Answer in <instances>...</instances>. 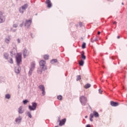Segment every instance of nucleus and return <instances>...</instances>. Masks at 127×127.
Wrapping results in <instances>:
<instances>
[{
	"instance_id": "4c0bfd02",
	"label": "nucleus",
	"mask_w": 127,
	"mask_h": 127,
	"mask_svg": "<svg viewBox=\"0 0 127 127\" xmlns=\"http://www.w3.org/2000/svg\"><path fill=\"white\" fill-rule=\"evenodd\" d=\"M79 24L80 27H82V26H83V24L82 23V22H79Z\"/></svg>"
},
{
	"instance_id": "58836bf2",
	"label": "nucleus",
	"mask_w": 127,
	"mask_h": 127,
	"mask_svg": "<svg viewBox=\"0 0 127 127\" xmlns=\"http://www.w3.org/2000/svg\"><path fill=\"white\" fill-rule=\"evenodd\" d=\"M20 27H22L23 26V22H22L21 24L19 25Z\"/></svg>"
},
{
	"instance_id": "4be33fe9",
	"label": "nucleus",
	"mask_w": 127,
	"mask_h": 127,
	"mask_svg": "<svg viewBox=\"0 0 127 127\" xmlns=\"http://www.w3.org/2000/svg\"><path fill=\"white\" fill-rule=\"evenodd\" d=\"M91 87V84L90 83H87L84 86L85 89H89Z\"/></svg>"
},
{
	"instance_id": "0eeeda50",
	"label": "nucleus",
	"mask_w": 127,
	"mask_h": 127,
	"mask_svg": "<svg viewBox=\"0 0 127 127\" xmlns=\"http://www.w3.org/2000/svg\"><path fill=\"white\" fill-rule=\"evenodd\" d=\"M5 20V17L2 14V12L0 11V23H2V22H4Z\"/></svg>"
},
{
	"instance_id": "423d86ee",
	"label": "nucleus",
	"mask_w": 127,
	"mask_h": 127,
	"mask_svg": "<svg viewBox=\"0 0 127 127\" xmlns=\"http://www.w3.org/2000/svg\"><path fill=\"white\" fill-rule=\"evenodd\" d=\"M32 23V20H26L25 23V26H26L27 28H29V27H30V25H31Z\"/></svg>"
},
{
	"instance_id": "2f4dec72",
	"label": "nucleus",
	"mask_w": 127,
	"mask_h": 127,
	"mask_svg": "<svg viewBox=\"0 0 127 127\" xmlns=\"http://www.w3.org/2000/svg\"><path fill=\"white\" fill-rule=\"evenodd\" d=\"M82 49H85V48H86V43H83L82 44Z\"/></svg>"
},
{
	"instance_id": "6e6552de",
	"label": "nucleus",
	"mask_w": 127,
	"mask_h": 127,
	"mask_svg": "<svg viewBox=\"0 0 127 127\" xmlns=\"http://www.w3.org/2000/svg\"><path fill=\"white\" fill-rule=\"evenodd\" d=\"M39 88L40 89V91H42V94L43 96L45 95L46 92H45V87H44V85L41 84L39 86Z\"/></svg>"
},
{
	"instance_id": "2eb2a0df",
	"label": "nucleus",
	"mask_w": 127,
	"mask_h": 127,
	"mask_svg": "<svg viewBox=\"0 0 127 127\" xmlns=\"http://www.w3.org/2000/svg\"><path fill=\"white\" fill-rule=\"evenodd\" d=\"M22 109H23L22 106H20L18 108V112L19 114H23V113H24V110H23Z\"/></svg>"
},
{
	"instance_id": "a18cd8bd",
	"label": "nucleus",
	"mask_w": 127,
	"mask_h": 127,
	"mask_svg": "<svg viewBox=\"0 0 127 127\" xmlns=\"http://www.w3.org/2000/svg\"><path fill=\"white\" fill-rule=\"evenodd\" d=\"M97 34H98V35H99V34H101V32L99 31V32L97 33Z\"/></svg>"
},
{
	"instance_id": "c03bdc74",
	"label": "nucleus",
	"mask_w": 127,
	"mask_h": 127,
	"mask_svg": "<svg viewBox=\"0 0 127 127\" xmlns=\"http://www.w3.org/2000/svg\"><path fill=\"white\" fill-rule=\"evenodd\" d=\"M90 122H93V118H90Z\"/></svg>"
},
{
	"instance_id": "c85d7f7f",
	"label": "nucleus",
	"mask_w": 127,
	"mask_h": 127,
	"mask_svg": "<svg viewBox=\"0 0 127 127\" xmlns=\"http://www.w3.org/2000/svg\"><path fill=\"white\" fill-rule=\"evenodd\" d=\"M5 98L9 100V99H10V94H6L5 96Z\"/></svg>"
},
{
	"instance_id": "c756f323",
	"label": "nucleus",
	"mask_w": 127,
	"mask_h": 127,
	"mask_svg": "<svg viewBox=\"0 0 127 127\" xmlns=\"http://www.w3.org/2000/svg\"><path fill=\"white\" fill-rule=\"evenodd\" d=\"M13 50H13L12 51H11L10 52L11 56H13V55H15V53L13 52Z\"/></svg>"
},
{
	"instance_id": "8fccbe9b",
	"label": "nucleus",
	"mask_w": 127,
	"mask_h": 127,
	"mask_svg": "<svg viewBox=\"0 0 127 127\" xmlns=\"http://www.w3.org/2000/svg\"><path fill=\"white\" fill-rule=\"evenodd\" d=\"M89 107L90 109H91V106H90V105H89Z\"/></svg>"
},
{
	"instance_id": "37998d69",
	"label": "nucleus",
	"mask_w": 127,
	"mask_h": 127,
	"mask_svg": "<svg viewBox=\"0 0 127 127\" xmlns=\"http://www.w3.org/2000/svg\"><path fill=\"white\" fill-rule=\"evenodd\" d=\"M86 127H91V125H86Z\"/></svg>"
},
{
	"instance_id": "b1692460",
	"label": "nucleus",
	"mask_w": 127,
	"mask_h": 127,
	"mask_svg": "<svg viewBox=\"0 0 127 127\" xmlns=\"http://www.w3.org/2000/svg\"><path fill=\"white\" fill-rule=\"evenodd\" d=\"M8 61L9 63H10V64H13V60H12V58H9Z\"/></svg>"
},
{
	"instance_id": "f3484780",
	"label": "nucleus",
	"mask_w": 127,
	"mask_h": 127,
	"mask_svg": "<svg viewBox=\"0 0 127 127\" xmlns=\"http://www.w3.org/2000/svg\"><path fill=\"white\" fill-rule=\"evenodd\" d=\"M35 68V63L33 62L31 64V67L30 69H31L32 70H34Z\"/></svg>"
},
{
	"instance_id": "de8ad7c7",
	"label": "nucleus",
	"mask_w": 127,
	"mask_h": 127,
	"mask_svg": "<svg viewBox=\"0 0 127 127\" xmlns=\"http://www.w3.org/2000/svg\"><path fill=\"white\" fill-rule=\"evenodd\" d=\"M117 38H118V39H120V36H118L117 37Z\"/></svg>"
},
{
	"instance_id": "3c124183",
	"label": "nucleus",
	"mask_w": 127,
	"mask_h": 127,
	"mask_svg": "<svg viewBox=\"0 0 127 127\" xmlns=\"http://www.w3.org/2000/svg\"><path fill=\"white\" fill-rule=\"evenodd\" d=\"M122 4H123V5H124V2H122Z\"/></svg>"
},
{
	"instance_id": "20e7f679",
	"label": "nucleus",
	"mask_w": 127,
	"mask_h": 127,
	"mask_svg": "<svg viewBox=\"0 0 127 127\" xmlns=\"http://www.w3.org/2000/svg\"><path fill=\"white\" fill-rule=\"evenodd\" d=\"M39 64L40 67H42V69H43V70H47V67L45 65V64H46V62H45V61L41 60Z\"/></svg>"
},
{
	"instance_id": "e433bc0d",
	"label": "nucleus",
	"mask_w": 127,
	"mask_h": 127,
	"mask_svg": "<svg viewBox=\"0 0 127 127\" xmlns=\"http://www.w3.org/2000/svg\"><path fill=\"white\" fill-rule=\"evenodd\" d=\"M18 25L16 24H13V27H14V28H16V27H17Z\"/></svg>"
},
{
	"instance_id": "6ab92c4d",
	"label": "nucleus",
	"mask_w": 127,
	"mask_h": 127,
	"mask_svg": "<svg viewBox=\"0 0 127 127\" xmlns=\"http://www.w3.org/2000/svg\"><path fill=\"white\" fill-rule=\"evenodd\" d=\"M9 41H10V37L8 36L7 39H5V43H6L7 44H8L9 43Z\"/></svg>"
},
{
	"instance_id": "603ef678",
	"label": "nucleus",
	"mask_w": 127,
	"mask_h": 127,
	"mask_svg": "<svg viewBox=\"0 0 127 127\" xmlns=\"http://www.w3.org/2000/svg\"><path fill=\"white\" fill-rule=\"evenodd\" d=\"M55 127H58V126H56Z\"/></svg>"
},
{
	"instance_id": "dca6fc26",
	"label": "nucleus",
	"mask_w": 127,
	"mask_h": 127,
	"mask_svg": "<svg viewBox=\"0 0 127 127\" xmlns=\"http://www.w3.org/2000/svg\"><path fill=\"white\" fill-rule=\"evenodd\" d=\"M100 39L99 38V37L96 36L95 38H94V37L91 39V42L92 43H94V42L96 41H98V40H99Z\"/></svg>"
},
{
	"instance_id": "a19ab883",
	"label": "nucleus",
	"mask_w": 127,
	"mask_h": 127,
	"mask_svg": "<svg viewBox=\"0 0 127 127\" xmlns=\"http://www.w3.org/2000/svg\"><path fill=\"white\" fill-rule=\"evenodd\" d=\"M102 90L101 89H99V94H102Z\"/></svg>"
},
{
	"instance_id": "7ed1b4c3",
	"label": "nucleus",
	"mask_w": 127,
	"mask_h": 127,
	"mask_svg": "<svg viewBox=\"0 0 127 127\" xmlns=\"http://www.w3.org/2000/svg\"><path fill=\"white\" fill-rule=\"evenodd\" d=\"M28 108L30 111H35L36 108H37V103H36V102H33L32 103V106L29 105Z\"/></svg>"
},
{
	"instance_id": "a211bd4d",
	"label": "nucleus",
	"mask_w": 127,
	"mask_h": 127,
	"mask_svg": "<svg viewBox=\"0 0 127 127\" xmlns=\"http://www.w3.org/2000/svg\"><path fill=\"white\" fill-rule=\"evenodd\" d=\"M93 116H94L95 118H99L100 117L99 113L96 111H93Z\"/></svg>"
},
{
	"instance_id": "4468645a",
	"label": "nucleus",
	"mask_w": 127,
	"mask_h": 127,
	"mask_svg": "<svg viewBox=\"0 0 127 127\" xmlns=\"http://www.w3.org/2000/svg\"><path fill=\"white\" fill-rule=\"evenodd\" d=\"M65 123H66V119H64L62 121L60 120V123H59V126L60 127H62V126H64L65 125Z\"/></svg>"
},
{
	"instance_id": "ea45409f",
	"label": "nucleus",
	"mask_w": 127,
	"mask_h": 127,
	"mask_svg": "<svg viewBox=\"0 0 127 127\" xmlns=\"http://www.w3.org/2000/svg\"><path fill=\"white\" fill-rule=\"evenodd\" d=\"M17 41L18 43H20V40L19 39H17Z\"/></svg>"
},
{
	"instance_id": "412c9836",
	"label": "nucleus",
	"mask_w": 127,
	"mask_h": 127,
	"mask_svg": "<svg viewBox=\"0 0 127 127\" xmlns=\"http://www.w3.org/2000/svg\"><path fill=\"white\" fill-rule=\"evenodd\" d=\"M81 58L83 59V60H86V56L84 55V52H82L81 54Z\"/></svg>"
},
{
	"instance_id": "c9c22d12",
	"label": "nucleus",
	"mask_w": 127,
	"mask_h": 127,
	"mask_svg": "<svg viewBox=\"0 0 127 127\" xmlns=\"http://www.w3.org/2000/svg\"><path fill=\"white\" fill-rule=\"evenodd\" d=\"M90 119H93L94 118V114L91 113L90 115Z\"/></svg>"
},
{
	"instance_id": "72a5a7b5",
	"label": "nucleus",
	"mask_w": 127,
	"mask_h": 127,
	"mask_svg": "<svg viewBox=\"0 0 127 127\" xmlns=\"http://www.w3.org/2000/svg\"><path fill=\"white\" fill-rule=\"evenodd\" d=\"M57 98L58 100H60V101H61V100H62V96L61 95L58 96Z\"/></svg>"
},
{
	"instance_id": "393cba45",
	"label": "nucleus",
	"mask_w": 127,
	"mask_h": 127,
	"mask_svg": "<svg viewBox=\"0 0 127 127\" xmlns=\"http://www.w3.org/2000/svg\"><path fill=\"white\" fill-rule=\"evenodd\" d=\"M56 63H57V59H53L51 61V63H52V64H55Z\"/></svg>"
},
{
	"instance_id": "5701e85b",
	"label": "nucleus",
	"mask_w": 127,
	"mask_h": 127,
	"mask_svg": "<svg viewBox=\"0 0 127 127\" xmlns=\"http://www.w3.org/2000/svg\"><path fill=\"white\" fill-rule=\"evenodd\" d=\"M79 65L80 66H83V65H84V61H83V60H81L79 62Z\"/></svg>"
},
{
	"instance_id": "864d4df0",
	"label": "nucleus",
	"mask_w": 127,
	"mask_h": 127,
	"mask_svg": "<svg viewBox=\"0 0 127 127\" xmlns=\"http://www.w3.org/2000/svg\"><path fill=\"white\" fill-rule=\"evenodd\" d=\"M36 15H37V14H36Z\"/></svg>"
},
{
	"instance_id": "473e14b6",
	"label": "nucleus",
	"mask_w": 127,
	"mask_h": 127,
	"mask_svg": "<svg viewBox=\"0 0 127 127\" xmlns=\"http://www.w3.org/2000/svg\"><path fill=\"white\" fill-rule=\"evenodd\" d=\"M81 80V75H78L77 76L76 81H80Z\"/></svg>"
},
{
	"instance_id": "9d476101",
	"label": "nucleus",
	"mask_w": 127,
	"mask_h": 127,
	"mask_svg": "<svg viewBox=\"0 0 127 127\" xmlns=\"http://www.w3.org/2000/svg\"><path fill=\"white\" fill-rule=\"evenodd\" d=\"M21 121H22V118L19 116L18 117L16 118L15 122L16 123V124H19L20 123H21Z\"/></svg>"
},
{
	"instance_id": "cd10ccee",
	"label": "nucleus",
	"mask_w": 127,
	"mask_h": 127,
	"mask_svg": "<svg viewBox=\"0 0 127 127\" xmlns=\"http://www.w3.org/2000/svg\"><path fill=\"white\" fill-rule=\"evenodd\" d=\"M44 59L45 60H48L49 59V56L48 55H46L44 56Z\"/></svg>"
},
{
	"instance_id": "1a4fd4ad",
	"label": "nucleus",
	"mask_w": 127,
	"mask_h": 127,
	"mask_svg": "<svg viewBox=\"0 0 127 127\" xmlns=\"http://www.w3.org/2000/svg\"><path fill=\"white\" fill-rule=\"evenodd\" d=\"M29 54V53L28 52L27 50H26V49H24L23 52V55L24 58H26V56H28Z\"/></svg>"
},
{
	"instance_id": "f03ea898",
	"label": "nucleus",
	"mask_w": 127,
	"mask_h": 127,
	"mask_svg": "<svg viewBox=\"0 0 127 127\" xmlns=\"http://www.w3.org/2000/svg\"><path fill=\"white\" fill-rule=\"evenodd\" d=\"M80 102L82 106H86L87 104V98L84 96H81L79 98Z\"/></svg>"
},
{
	"instance_id": "79ce46f5",
	"label": "nucleus",
	"mask_w": 127,
	"mask_h": 127,
	"mask_svg": "<svg viewBox=\"0 0 127 127\" xmlns=\"http://www.w3.org/2000/svg\"><path fill=\"white\" fill-rule=\"evenodd\" d=\"M12 32H15L16 31V29H14L12 30Z\"/></svg>"
},
{
	"instance_id": "bb28decb",
	"label": "nucleus",
	"mask_w": 127,
	"mask_h": 127,
	"mask_svg": "<svg viewBox=\"0 0 127 127\" xmlns=\"http://www.w3.org/2000/svg\"><path fill=\"white\" fill-rule=\"evenodd\" d=\"M33 71V69H31V68H30V70L28 72V75L29 76H31V75H32V72Z\"/></svg>"
},
{
	"instance_id": "7c9ffc66",
	"label": "nucleus",
	"mask_w": 127,
	"mask_h": 127,
	"mask_svg": "<svg viewBox=\"0 0 127 127\" xmlns=\"http://www.w3.org/2000/svg\"><path fill=\"white\" fill-rule=\"evenodd\" d=\"M37 73H38V74H42V69H38L37 70Z\"/></svg>"
},
{
	"instance_id": "ddd939ff",
	"label": "nucleus",
	"mask_w": 127,
	"mask_h": 127,
	"mask_svg": "<svg viewBox=\"0 0 127 127\" xmlns=\"http://www.w3.org/2000/svg\"><path fill=\"white\" fill-rule=\"evenodd\" d=\"M110 104H111V106H112V107H118V106H119L120 105V104H119V103L115 102L114 101H111Z\"/></svg>"
},
{
	"instance_id": "f704fd0d",
	"label": "nucleus",
	"mask_w": 127,
	"mask_h": 127,
	"mask_svg": "<svg viewBox=\"0 0 127 127\" xmlns=\"http://www.w3.org/2000/svg\"><path fill=\"white\" fill-rule=\"evenodd\" d=\"M23 103L24 105H26V103H28V100H23Z\"/></svg>"
},
{
	"instance_id": "9b49d317",
	"label": "nucleus",
	"mask_w": 127,
	"mask_h": 127,
	"mask_svg": "<svg viewBox=\"0 0 127 127\" xmlns=\"http://www.w3.org/2000/svg\"><path fill=\"white\" fill-rule=\"evenodd\" d=\"M45 3L47 4V7L49 8H50L52 7V3H51V1H50V0H46Z\"/></svg>"
},
{
	"instance_id": "aec40b11",
	"label": "nucleus",
	"mask_w": 127,
	"mask_h": 127,
	"mask_svg": "<svg viewBox=\"0 0 127 127\" xmlns=\"http://www.w3.org/2000/svg\"><path fill=\"white\" fill-rule=\"evenodd\" d=\"M3 56L6 60H7V59H8V54H7V53H4Z\"/></svg>"
},
{
	"instance_id": "f257e3e1",
	"label": "nucleus",
	"mask_w": 127,
	"mask_h": 127,
	"mask_svg": "<svg viewBox=\"0 0 127 127\" xmlns=\"http://www.w3.org/2000/svg\"><path fill=\"white\" fill-rule=\"evenodd\" d=\"M22 56L21 54H17L16 56V62L17 64V66L20 65V63L22 61L21 60Z\"/></svg>"
},
{
	"instance_id": "a878e982",
	"label": "nucleus",
	"mask_w": 127,
	"mask_h": 127,
	"mask_svg": "<svg viewBox=\"0 0 127 127\" xmlns=\"http://www.w3.org/2000/svg\"><path fill=\"white\" fill-rule=\"evenodd\" d=\"M27 115L28 118H30V119L32 118V116L31 115V113H30V112H28L27 113Z\"/></svg>"
},
{
	"instance_id": "f8f14e48",
	"label": "nucleus",
	"mask_w": 127,
	"mask_h": 127,
	"mask_svg": "<svg viewBox=\"0 0 127 127\" xmlns=\"http://www.w3.org/2000/svg\"><path fill=\"white\" fill-rule=\"evenodd\" d=\"M21 70V67H20V66H18V67H15V72L17 74H19Z\"/></svg>"
},
{
	"instance_id": "49530a36",
	"label": "nucleus",
	"mask_w": 127,
	"mask_h": 127,
	"mask_svg": "<svg viewBox=\"0 0 127 127\" xmlns=\"http://www.w3.org/2000/svg\"><path fill=\"white\" fill-rule=\"evenodd\" d=\"M113 24H117V22H116V21H114V22H113Z\"/></svg>"
},
{
	"instance_id": "39448f33",
	"label": "nucleus",
	"mask_w": 127,
	"mask_h": 127,
	"mask_svg": "<svg viewBox=\"0 0 127 127\" xmlns=\"http://www.w3.org/2000/svg\"><path fill=\"white\" fill-rule=\"evenodd\" d=\"M27 7H28V4L27 3L24 4L23 6L20 7L19 12L20 13H23L24 12V10H25Z\"/></svg>"
},
{
	"instance_id": "09e8293b",
	"label": "nucleus",
	"mask_w": 127,
	"mask_h": 127,
	"mask_svg": "<svg viewBox=\"0 0 127 127\" xmlns=\"http://www.w3.org/2000/svg\"><path fill=\"white\" fill-rule=\"evenodd\" d=\"M85 119H87V118H88V116H86L85 117Z\"/></svg>"
}]
</instances>
